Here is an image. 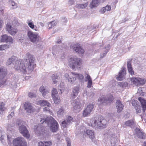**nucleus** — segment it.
Segmentation results:
<instances>
[{
	"mask_svg": "<svg viewBox=\"0 0 146 146\" xmlns=\"http://www.w3.org/2000/svg\"><path fill=\"white\" fill-rule=\"evenodd\" d=\"M42 124L46 123L50 126L53 132H56L58 129V124L56 120L52 117H48L46 119H42L40 121Z\"/></svg>",
	"mask_w": 146,
	"mask_h": 146,
	"instance_id": "nucleus-1",
	"label": "nucleus"
},
{
	"mask_svg": "<svg viewBox=\"0 0 146 146\" xmlns=\"http://www.w3.org/2000/svg\"><path fill=\"white\" fill-rule=\"evenodd\" d=\"M90 122L91 126L96 128H104L107 123L106 120L101 116H99L98 118H93L91 119Z\"/></svg>",
	"mask_w": 146,
	"mask_h": 146,
	"instance_id": "nucleus-2",
	"label": "nucleus"
},
{
	"mask_svg": "<svg viewBox=\"0 0 146 146\" xmlns=\"http://www.w3.org/2000/svg\"><path fill=\"white\" fill-rule=\"evenodd\" d=\"M17 22L16 20L11 23H8L6 26V30L8 33L12 35H14L17 34L18 30L16 27Z\"/></svg>",
	"mask_w": 146,
	"mask_h": 146,
	"instance_id": "nucleus-3",
	"label": "nucleus"
},
{
	"mask_svg": "<svg viewBox=\"0 0 146 146\" xmlns=\"http://www.w3.org/2000/svg\"><path fill=\"white\" fill-rule=\"evenodd\" d=\"M81 64V59L76 56L72 57L68 60V64L73 69L79 67Z\"/></svg>",
	"mask_w": 146,
	"mask_h": 146,
	"instance_id": "nucleus-4",
	"label": "nucleus"
},
{
	"mask_svg": "<svg viewBox=\"0 0 146 146\" xmlns=\"http://www.w3.org/2000/svg\"><path fill=\"white\" fill-rule=\"evenodd\" d=\"M35 58L33 55L29 54L28 56V58L26 59V65L27 69L29 71L33 70L35 65L34 62Z\"/></svg>",
	"mask_w": 146,
	"mask_h": 146,
	"instance_id": "nucleus-5",
	"label": "nucleus"
},
{
	"mask_svg": "<svg viewBox=\"0 0 146 146\" xmlns=\"http://www.w3.org/2000/svg\"><path fill=\"white\" fill-rule=\"evenodd\" d=\"M7 74V69L5 67L0 66V87L4 85L6 82L5 77Z\"/></svg>",
	"mask_w": 146,
	"mask_h": 146,
	"instance_id": "nucleus-6",
	"label": "nucleus"
},
{
	"mask_svg": "<svg viewBox=\"0 0 146 146\" xmlns=\"http://www.w3.org/2000/svg\"><path fill=\"white\" fill-rule=\"evenodd\" d=\"M15 68L17 70L20 71L24 73L26 72V68L23 62L21 60H17L13 63Z\"/></svg>",
	"mask_w": 146,
	"mask_h": 146,
	"instance_id": "nucleus-7",
	"label": "nucleus"
},
{
	"mask_svg": "<svg viewBox=\"0 0 146 146\" xmlns=\"http://www.w3.org/2000/svg\"><path fill=\"white\" fill-rule=\"evenodd\" d=\"M14 146H27V143L25 140L22 137H18L13 141Z\"/></svg>",
	"mask_w": 146,
	"mask_h": 146,
	"instance_id": "nucleus-8",
	"label": "nucleus"
},
{
	"mask_svg": "<svg viewBox=\"0 0 146 146\" xmlns=\"http://www.w3.org/2000/svg\"><path fill=\"white\" fill-rule=\"evenodd\" d=\"M27 36L32 42H36L39 40L38 34V33L33 32L31 31H28Z\"/></svg>",
	"mask_w": 146,
	"mask_h": 146,
	"instance_id": "nucleus-9",
	"label": "nucleus"
},
{
	"mask_svg": "<svg viewBox=\"0 0 146 146\" xmlns=\"http://www.w3.org/2000/svg\"><path fill=\"white\" fill-rule=\"evenodd\" d=\"M71 104L73 106V110L74 112L77 113L80 111L82 105L79 102V100L77 99L72 102Z\"/></svg>",
	"mask_w": 146,
	"mask_h": 146,
	"instance_id": "nucleus-10",
	"label": "nucleus"
},
{
	"mask_svg": "<svg viewBox=\"0 0 146 146\" xmlns=\"http://www.w3.org/2000/svg\"><path fill=\"white\" fill-rule=\"evenodd\" d=\"M130 79L132 83L139 85H143L145 84L146 82L145 79L143 78L134 77Z\"/></svg>",
	"mask_w": 146,
	"mask_h": 146,
	"instance_id": "nucleus-11",
	"label": "nucleus"
},
{
	"mask_svg": "<svg viewBox=\"0 0 146 146\" xmlns=\"http://www.w3.org/2000/svg\"><path fill=\"white\" fill-rule=\"evenodd\" d=\"M94 106L92 104H89L84 109L82 113L84 117L89 116L94 108Z\"/></svg>",
	"mask_w": 146,
	"mask_h": 146,
	"instance_id": "nucleus-12",
	"label": "nucleus"
},
{
	"mask_svg": "<svg viewBox=\"0 0 146 146\" xmlns=\"http://www.w3.org/2000/svg\"><path fill=\"white\" fill-rule=\"evenodd\" d=\"M19 130L20 133L25 137L27 138L29 137L30 135L26 127L25 126L23 125L20 126L19 128Z\"/></svg>",
	"mask_w": 146,
	"mask_h": 146,
	"instance_id": "nucleus-13",
	"label": "nucleus"
},
{
	"mask_svg": "<svg viewBox=\"0 0 146 146\" xmlns=\"http://www.w3.org/2000/svg\"><path fill=\"white\" fill-rule=\"evenodd\" d=\"M71 48L76 52L79 54H82L84 53V49L82 48L80 44H75L73 45L71 47Z\"/></svg>",
	"mask_w": 146,
	"mask_h": 146,
	"instance_id": "nucleus-14",
	"label": "nucleus"
},
{
	"mask_svg": "<svg viewBox=\"0 0 146 146\" xmlns=\"http://www.w3.org/2000/svg\"><path fill=\"white\" fill-rule=\"evenodd\" d=\"M25 109L29 114L32 113L35 111V109L32 106L31 103L28 102H26L24 104Z\"/></svg>",
	"mask_w": 146,
	"mask_h": 146,
	"instance_id": "nucleus-15",
	"label": "nucleus"
},
{
	"mask_svg": "<svg viewBox=\"0 0 146 146\" xmlns=\"http://www.w3.org/2000/svg\"><path fill=\"white\" fill-rule=\"evenodd\" d=\"M110 137L111 146H117L118 140L115 134L113 133L110 134Z\"/></svg>",
	"mask_w": 146,
	"mask_h": 146,
	"instance_id": "nucleus-16",
	"label": "nucleus"
},
{
	"mask_svg": "<svg viewBox=\"0 0 146 146\" xmlns=\"http://www.w3.org/2000/svg\"><path fill=\"white\" fill-rule=\"evenodd\" d=\"M1 41L2 42H5L10 43H13V39L12 37L10 36H8L7 35H3L1 36Z\"/></svg>",
	"mask_w": 146,
	"mask_h": 146,
	"instance_id": "nucleus-17",
	"label": "nucleus"
},
{
	"mask_svg": "<svg viewBox=\"0 0 146 146\" xmlns=\"http://www.w3.org/2000/svg\"><path fill=\"white\" fill-rule=\"evenodd\" d=\"M100 101L102 103H105L108 104L111 102L113 101V98L111 96H106L100 98Z\"/></svg>",
	"mask_w": 146,
	"mask_h": 146,
	"instance_id": "nucleus-18",
	"label": "nucleus"
},
{
	"mask_svg": "<svg viewBox=\"0 0 146 146\" xmlns=\"http://www.w3.org/2000/svg\"><path fill=\"white\" fill-rule=\"evenodd\" d=\"M73 121V118L70 117L68 116L66 119L63 121L62 123V127L63 128L66 127L67 125L70 124Z\"/></svg>",
	"mask_w": 146,
	"mask_h": 146,
	"instance_id": "nucleus-19",
	"label": "nucleus"
},
{
	"mask_svg": "<svg viewBox=\"0 0 146 146\" xmlns=\"http://www.w3.org/2000/svg\"><path fill=\"white\" fill-rule=\"evenodd\" d=\"M116 108L118 112H120L123 110L124 105L119 100H117L116 102Z\"/></svg>",
	"mask_w": 146,
	"mask_h": 146,
	"instance_id": "nucleus-20",
	"label": "nucleus"
},
{
	"mask_svg": "<svg viewBox=\"0 0 146 146\" xmlns=\"http://www.w3.org/2000/svg\"><path fill=\"white\" fill-rule=\"evenodd\" d=\"M28 26L32 29L34 30L35 31H39V26L38 27L36 25H35L33 24V22L32 20H28L27 22Z\"/></svg>",
	"mask_w": 146,
	"mask_h": 146,
	"instance_id": "nucleus-21",
	"label": "nucleus"
},
{
	"mask_svg": "<svg viewBox=\"0 0 146 146\" xmlns=\"http://www.w3.org/2000/svg\"><path fill=\"white\" fill-rule=\"evenodd\" d=\"M64 76L67 79L68 81L71 84L73 83L76 80L75 78L74 77L71 73L70 74V76L68 74L66 73L65 74Z\"/></svg>",
	"mask_w": 146,
	"mask_h": 146,
	"instance_id": "nucleus-22",
	"label": "nucleus"
},
{
	"mask_svg": "<svg viewBox=\"0 0 146 146\" xmlns=\"http://www.w3.org/2000/svg\"><path fill=\"white\" fill-rule=\"evenodd\" d=\"M135 131L136 135L138 138L140 139H143L145 138L144 133L139 128H137Z\"/></svg>",
	"mask_w": 146,
	"mask_h": 146,
	"instance_id": "nucleus-23",
	"label": "nucleus"
},
{
	"mask_svg": "<svg viewBox=\"0 0 146 146\" xmlns=\"http://www.w3.org/2000/svg\"><path fill=\"white\" fill-rule=\"evenodd\" d=\"M138 100L140 102L142 107L143 110L145 112L146 110V100L142 98H139Z\"/></svg>",
	"mask_w": 146,
	"mask_h": 146,
	"instance_id": "nucleus-24",
	"label": "nucleus"
},
{
	"mask_svg": "<svg viewBox=\"0 0 146 146\" xmlns=\"http://www.w3.org/2000/svg\"><path fill=\"white\" fill-rule=\"evenodd\" d=\"M17 59V57L15 56H12L10 58H9L7 60L6 65L9 66L11 65L12 63H14L13 62L15 61Z\"/></svg>",
	"mask_w": 146,
	"mask_h": 146,
	"instance_id": "nucleus-25",
	"label": "nucleus"
},
{
	"mask_svg": "<svg viewBox=\"0 0 146 146\" xmlns=\"http://www.w3.org/2000/svg\"><path fill=\"white\" fill-rule=\"evenodd\" d=\"M125 74V71L124 70H122L119 72L118 75L117 77V80H122Z\"/></svg>",
	"mask_w": 146,
	"mask_h": 146,
	"instance_id": "nucleus-26",
	"label": "nucleus"
},
{
	"mask_svg": "<svg viewBox=\"0 0 146 146\" xmlns=\"http://www.w3.org/2000/svg\"><path fill=\"white\" fill-rule=\"evenodd\" d=\"M100 1V0H92L90 3V7L92 9L97 6Z\"/></svg>",
	"mask_w": 146,
	"mask_h": 146,
	"instance_id": "nucleus-27",
	"label": "nucleus"
},
{
	"mask_svg": "<svg viewBox=\"0 0 146 146\" xmlns=\"http://www.w3.org/2000/svg\"><path fill=\"white\" fill-rule=\"evenodd\" d=\"M71 74L74 76V78L79 79L80 81L83 80L84 76L83 75L81 74H78L76 73L71 72Z\"/></svg>",
	"mask_w": 146,
	"mask_h": 146,
	"instance_id": "nucleus-28",
	"label": "nucleus"
},
{
	"mask_svg": "<svg viewBox=\"0 0 146 146\" xmlns=\"http://www.w3.org/2000/svg\"><path fill=\"white\" fill-rule=\"evenodd\" d=\"M38 103L41 106H47L49 107L51 106L50 104L46 100H40L38 101Z\"/></svg>",
	"mask_w": 146,
	"mask_h": 146,
	"instance_id": "nucleus-29",
	"label": "nucleus"
},
{
	"mask_svg": "<svg viewBox=\"0 0 146 146\" xmlns=\"http://www.w3.org/2000/svg\"><path fill=\"white\" fill-rule=\"evenodd\" d=\"M79 87H76L74 88L72 91V97H75L78 95L79 93Z\"/></svg>",
	"mask_w": 146,
	"mask_h": 146,
	"instance_id": "nucleus-30",
	"label": "nucleus"
},
{
	"mask_svg": "<svg viewBox=\"0 0 146 146\" xmlns=\"http://www.w3.org/2000/svg\"><path fill=\"white\" fill-rule=\"evenodd\" d=\"M86 133L90 138L93 139L94 137V132L92 130H87L86 131Z\"/></svg>",
	"mask_w": 146,
	"mask_h": 146,
	"instance_id": "nucleus-31",
	"label": "nucleus"
},
{
	"mask_svg": "<svg viewBox=\"0 0 146 146\" xmlns=\"http://www.w3.org/2000/svg\"><path fill=\"white\" fill-rule=\"evenodd\" d=\"M51 78L53 81V83L54 84L58 82V76L57 74H53L51 76Z\"/></svg>",
	"mask_w": 146,
	"mask_h": 146,
	"instance_id": "nucleus-32",
	"label": "nucleus"
},
{
	"mask_svg": "<svg viewBox=\"0 0 146 146\" xmlns=\"http://www.w3.org/2000/svg\"><path fill=\"white\" fill-rule=\"evenodd\" d=\"M54 103L56 104H59L60 101V97L58 96L52 97Z\"/></svg>",
	"mask_w": 146,
	"mask_h": 146,
	"instance_id": "nucleus-33",
	"label": "nucleus"
},
{
	"mask_svg": "<svg viewBox=\"0 0 146 146\" xmlns=\"http://www.w3.org/2000/svg\"><path fill=\"white\" fill-rule=\"evenodd\" d=\"M6 109V108L5 106L4 103L2 102L0 104V114H3V111Z\"/></svg>",
	"mask_w": 146,
	"mask_h": 146,
	"instance_id": "nucleus-34",
	"label": "nucleus"
},
{
	"mask_svg": "<svg viewBox=\"0 0 146 146\" xmlns=\"http://www.w3.org/2000/svg\"><path fill=\"white\" fill-rule=\"evenodd\" d=\"M134 124V122L132 120H130L127 121L125 122L124 126L125 127L129 126L132 127Z\"/></svg>",
	"mask_w": 146,
	"mask_h": 146,
	"instance_id": "nucleus-35",
	"label": "nucleus"
},
{
	"mask_svg": "<svg viewBox=\"0 0 146 146\" xmlns=\"http://www.w3.org/2000/svg\"><path fill=\"white\" fill-rule=\"evenodd\" d=\"M64 113V109L62 108H60L57 111V115L59 117H61L63 115Z\"/></svg>",
	"mask_w": 146,
	"mask_h": 146,
	"instance_id": "nucleus-36",
	"label": "nucleus"
},
{
	"mask_svg": "<svg viewBox=\"0 0 146 146\" xmlns=\"http://www.w3.org/2000/svg\"><path fill=\"white\" fill-rule=\"evenodd\" d=\"M9 4L10 5L12 6V9H15L17 7V4L15 3L12 0H9Z\"/></svg>",
	"mask_w": 146,
	"mask_h": 146,
	"instance_id": "nucleus-37",
	"label": "nucleus"
},
{
	"mask_svg": "<svg viewBox=\"0 0 146 146\" xmlns=\"http://www.w3.org/2000/svg\"><path fill=\"white\" fill-rule=\"evenodd\" d=\"M58 89L60 91V94H62V92L64 91V85L63 82L60 83L59 86H58Z\"/></svg>",
	"mask_w": 146,
	"mask_h": 146,
	"instance_id": "nucleus-38",
	"label": "nucleus"
},
{
	"mask_svg": "<svg viewBox=\"0 0 146 146\" xmlns=\"http://www.w3.org/2000/svg\"><path fill=\"white\" fill-rule=\"evenodd\" d=\"M88 4L87 3H86L84 4L78 5H77V7L79 9H85L87 6Z\"/></svg>",
	"mask_w": 146,
	"mask_h": 146,
	"instance_id": "nucleus-39",
	"label": "nucleus"
},
{
	"mask_svg": "<svg viewBox=\"0 0 146 146\" xmlns=\"http://www.w3.org/2000/svg\"><path fill=\"white\" fill-rule=\"evenodd\" d=\"M84 76L85 81V82H87L88 81H89L90 80H92L90 76L88 73H87L86 72H85Z\"/></svg>",
	"mask_w": 146,
	"mask_h": 146,
	"instance_id": "nucleus-40",
	"label": "nucleus"
},
{
	"mask_svg": "<svg viewBox=\"0 0 146 146\" xmlns=\"http://www.w3.org/2000/svg\"><path fill=\"white\" fill-rule=\"evenodd\" d=\"M52 97L58 96V92L56 90L55 88H53L52 91Z\"/></svg>",
	"mask_w": 146,
	"mask_h": 146,
	"instance_id": "nucleus-41",
	"label": "nucleus"
},
{
	"mask_svg": "<svg viewBox=\"0 0 146 146\" xmlns=\"http://www.w3.org/2000/svg\"><path fill=\"white\" fill-rule=\"evenodd\" d=\"M105 49V50H104V52L101 53L100 57L101 58H103L106 56L109 50V49Z\"/></svg>",
	"mask_w": 146,
	"mask_h": 146,
	"instance_id": "nucleus-42",
	"label": "nucleus"
},
{
	"mask_svg": "<svg viewBox=\"0 0 146 146\" xmlns=\"http://www.w3.org/2000/svg\"><path fill=\"white\" fill-rule=\"evenodd\" d=\"M1 50H3L9 48V46L6 44L1 45H0Z\"/></svg>",
	"mask_w": 146,
	"mask_h": 146,
	"instance_id": "nucleus-43",
	"label": "nucleus"
},
{
	"mask_svg": "<svg viewBox=\"0 0 146 146\" xmlns=\"http://www.w3.org/2000/svg\"><path fill=\"white\" fill-rule=\"evenodd\" d=\"M28 96L30 98H32L35 97L36 96V94L33 92H29L28 94Z\"/></svg>",
	"mask_w": 146,
	"mask_h": 146,
	"instance_id": "nucleus-44",
	"label": "nucleus"
},
{
	"mask_svg": "<svg viewBox=\"0 0 146 146\" xmlns=\"http://www.w3.org/2000/svg\"><path fill=\"white\" fill-rule=\"evenodd\" d=\"M44 146H50L52 145V142L50 141H44Z\"/></svg>",
	"mask_w": 146,
	"mask_h": 146,
	"instance_id": "nucleus-45",
	"label": "nucleus"
},
{
	"mask_svg": "<svg viewBox=\"0 0 146 146\" xmlns=\"http://www.w3.org/2000/svg\"><path fill=\"white\" fill-rule=\"evenodd\" d=\"M87 82H88L87 83V87L89 88H91L92 82V80H90Z\"/></svg>",
	"mask_w": 146,
	"mask_h": 146,
	"instance_id": "nucleus-46",
	"label": "nucleus"
},
{
	"mask_svg": "<svg viewBox=\"0 0 146 146\" xmlns=\"http://www.w3.org/2000/svg\"><path fill=\"white\" fill-rule=\"evenodd\" d=\"M43 110L44 111L47 112H48L50 114H52V112L50 110L48 107H45L43 108Z\"/></svg>",
	"mask_w": 146,
	"mask_h": 146,
	"instance_id": "nucleus-47",
	"label": "nucleus"
},
{
	"mask_svg": "<svg viewBox=\"0 0 146 146\" xmlns=\"http://www.w3.org/2000/svg\"><path fill=\"white\" fill-rule=\"evenodd\" d=\"M49 92V90H48L46 89L41 93L42 94V96H44L46 94L48 93Z\"/></svg>",
	"mask_w": 146,
	"mask_h": 146,
	"instance_id": "nucleus-48",
	"label": "nucleus"
},
{
	"mask_svg": "<svg viewBox=\"0 0 146 146\" xmlns=\"http://www.w3.org/2000/svg\"><path fill=\"white\" fill-rule=\"evenodd\" d=\"M136 111L137 113H140L141 111V108L139 106H137L135 107Z\"/></svg>",
	"mask_w": 146,
	"mask_h": 146,
	"instance_id": "nucleus-49",
	"label": "nucleus"
},
{
	"mask_svg": "<svg viewBox=\"0 0 146 146\" xmlns=\"http://www.w3.org/2000/svg\"><path fill=\"white\" fill-rule=\"evenodd\" d=\"M57 23L56 21H52L51 22H50L49 23V24L48 25V26H49V25H52L53 27H54L55 26Z\"/></svg>",
	"mask_w": 146,
	"mask_h": 146,
	"instance_id": "nucleus-50",
	"label": "nucleus"
},
{
	"mask_svg": "<svg viewBox=\"0 0 146 146\" xmlns=\"http://www.w3.org/2000/svg\"><path fill=\"white\" fill-rule=\"evenodd\" d=\"M11 87L13 88L16 87V81H15L13 82H12L11 83Z\"/></svg>",
	"mask_w": 146,
	"mask_h": 146,
	"instance_id": "nucleus-51",
	"label": "nucleus"
},
{
	"mask_svg": "<svg viewBox=\"0 0 146 146\" xmlns=\"http://www.w3.org/2000/svg\"><path fill=\"white\" fill-rule=\"evenodd\" d=\"M128 71L129 74L131 75H133L134 74V72L132 68L128 69Z\"/></svg>",
	"mask_w": 146,
	"mask_h": 146,
	"instance_id": "nucleus-52",
	"label": "nucleus"
},
{
	"mask_svg": "<svg viewBox=\"0 0 146 146\" xmlns=\"http://www.w3.org/2000/svg\"><path fill=\"white\" fill-rule=\"evenodd\" d=\"M104 8L106 11H110L111 9V7L109 5H107L105 7H104Z\"/></svg>",
	"mask_w": 146,
	"mask_h": 146,
	"instance_id": "nucleus-53",
	"label": "nucleus"
},
{
	"mask_svg": "<svg viewBox=\"0 0 146 146\" xmlns=\"http://www.w3.org/2000/svg\"><path fill=\"white\" fill-rule=\"evenodd\" d=\"M14 113L13 112H11L10 114L8 115L7 117L9 119H10L14 116Z\"/></svg>",
	"mask_w": 146,
	"mask_h": 146,
	"instance_id": "nucleus-54",
	"label": "nucleus"
},
{
	"mask_svg": "<svg viewBox=\"0 0 146 146\" xmlns=\"http://www.w3.org/2000/svg\"><path fill=\"white\" fill-rule=\"evenodd\" d=\"M127 69H129L132 68L131 64L130 61H128L127 62Z\"/></svg>",
	"mask_w": 146,
	"mask_h": 146,
	"instance_id": "nucleus-55",
	"label": "nucleus"
},
{
	"mask_svg": "<svg viewBox=\"0 0 146 146\" xmlns=\"http://www.w3.org/2000/svg\"><path fill=\"white\" fill-rule=\"evenodd\" d=\"M46 89L43 86H41L39 88V91L41 93L43 92V91L45 90Z\"/></svg>",
	"mask_w": 146,
	"mask_h": 146,
	"instance_id": "nucleus-56",
	"label": "nucleus"
},
{
	"mask_svg": "<svg viewBox=\"0 0 146 146\" xmlns=\"http://www.w3.org/2000/svg\"><path fill=\"white\" fill-rule=\"evenodd\" d=\"M106 11V10L105 9V8L104 7H103L100 10V12L104 14L105 13Z\"/></svg>",
	"mask_w": 146,
	"mask_h": 146,
	"instance_id": "nucleus-57",
	"label": "nucleus"
},
{
	"mask_svg": "<svg viewBox=\"0 0 146 146\" xmlns=\"http://www.w3.org/2000/svg\"><path fill=\"white\" fill-rule=\"evenodd\" d=\"M38 146H44V142L40 141L38 143Z\"/></svg>",
	"mask_w": 146,
	"mask_h": 146,
	"instance_id": "nucleus-58",
	"label": "nucleus"
},
{
	"mask_svg": "<svg viewBox=\"0 0 146 146\" xmlns=\"http://www.w3.org/2000/svg\"><path fill=\"white\" fill-rule=\"evenodd\" d=\"M12 126V125L11 126V125H10V124H8L7 126V128L8 130L11 131V127Z\"/></svg>",
	"mask_w": 146,
	"mask_h": 146,
	"instance_id": "nucleus-59",
	"label": "nucleus"
},
{
	"mask_svg": "<svg viewBox=\"0 0 146 146\" xmlns=\"http://www.w3.org/2000/svg\"><path fill=\"white\" fill-rule=\"evenodd\" d=\"M137 102L136 101L132 100V104L133 106H135L137 105Z\"/></svg>",
	"mask_w": 146,
	"mask_h": 146,
	"instance_id": "nucleus-60",
	"label": "nucleus"
},
{
	"mask_svg": "<svg viewBox=\"0 0 146 146\" xmlns=\"http://www.w3.org/2000/svg\"><path fill=\"white\" fill-rule=\"evenodd\" d=\"M3 21L0 18V29L2 28Z\"/></svg>",
	"mask_w": 146,
	"mask_h": 146,
	"instance_id": "nucleus-61",
	"label": "nucleus"
},
{
	"mask_svg": "<svg viewBox=\"0 0 146 146\" xmlns=\"http://www.w3.org/2000/svg\"><path fill=\"white\" fill-rule=\"evenodd\" d=\"M90 94H88V95L90 97H92L94 95V93L92 92H91Z\"/></svg>",
	"mask_w": 146,
	"mask_h": 146,
	"instance_id": "nucleus-62",
	"label": "nucleus"
},
{
	"mask_svg": "<svg viewBox=\"0 0 146 146\" xmlns=\"http://www.w3.org/2000/svg\"><path fill=\"white\" fill-rule=\"evenodd\" d=\"M69 2L70 4L72 5L74 2V0H69Z\"/></svg>",
	"mask_w": 146,
	"mask_h": 146,
	"instance_id": "nucleus-63",
	"label": "nucleus"
},
{
	"mask_svg": "<svg viewBox=\"0 0 146 146\" xmlns=\"http://www.w3.org/2000/svg\"><path fill=\"white\" fill-rule=\"evenodd\" d=\"M30 76H25V79L26 80H27L30 78Z\"/></svg>",
	"mask_w": 146,
	"mask_h": 146,
	"instance_id": "nucleus-64",
	"label": "nucleus"
}]
</instances>
